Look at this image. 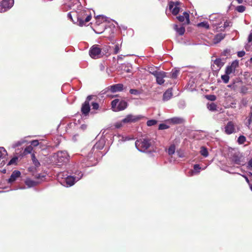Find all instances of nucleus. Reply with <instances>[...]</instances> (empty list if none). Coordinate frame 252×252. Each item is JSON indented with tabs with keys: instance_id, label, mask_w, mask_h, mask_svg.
Listing matches in <instances>:
<instances>
[{
	"instance_id": "nucleus-1",
	"label": "nucleus",
	"mask_w": 252,
	"mask_h": 252,
	"mask_svg": "<svg viewBox=\"0 0 252 252\" xmlns=\"http://www.w3.org/2000/svg\"><path fill=\"white\" fill-rule=\"evenodd\" d=\"M69 158V156L68 153L64 152V163L65 162V159L68 161ZM64 166H65L66 172L70 174L69 175H67L65 178V186L67 187H71L82 178L83 174L81 172L79 171H74L75 165L73 162L66 164L64 163Z\"/></svg>"
},
{
	"instance_id": "nucleus-2",
	"label": "nucleus",
	"mask_w": 252,
	"mask_h": 252,
	"mask_svg": "<svg viewBox=\"0 0 252 252\" xmlns=\"http://www.w3.org/2000/svg\"><path fill=\"white\" fill-rule=\"evenodd\" d=\"M72 13L74 16H76L75 24L80 26L86 25L91 20L92 17L91 15H88V9H84L82 6H80L76 12H72Z\"/></svg>"
},
{
	"instance_id": "nucleus-3",
	"label": "nucleus",
	"mask_w": 252,
	"mask_h": 252,
	"mask_svg": "<svg viewBox=\"0 0 252 252\" xmlns=\"http://www.w3.org/2000/svg\"><path fill=\"white\" fill-rule=\"evenodd\" d=\"M135 146L140 152H146L151 151V143L148 139L143 138L135 142Z\"/></svg>"
},
{
	"instance_id": "nucleus-4",
	"label": "nucleus",
	"mask_w": 252,
	"mask_h": 252,
	"mask_svg": "<svg viewBox=\"0 0 252 252\" xmlns=\"http://www.w3.org/2000/svg\"><path fill=\"white\" fill-rule=\"evenodd\" d=\"M127 106V102L122 98H116L111 102L112 109L115 112L124 110Z\"/></svg>"
},
{
	"instance_id": "nucleus-5",
	"label": "nucleus",
	"mask_w": 252,
	"mask_h": 252,
	"mask_svg": "<svg viewBox=\"0 0 252 252\" xmlns=\"http://www.w3.org/2000/svg\"><path fill=\"white\" fill-rule=\"evenodd\" d=\"M94 97V95H91L88 96L85 102L82 104L81 111L84 116H87L88 115L91 110L90 101Z\"/></svg>"
},
{
	"instance_id": "nucleus-6",
	"label": "nucleus",
	"mask_w": 252,
	"mask_h": 252,
	"mask_svg": "<svg viewBox=\"0 0 252 252\" xmlns=\"http://www.w3.org/2000/svg\"><path fill=\"white\" fill-rule=\"evenodd\" d=\"M89 54L90 56L94 59H98L102 56L101 49L97 45H94L91 47Z\"/></svg>"
},
{
	"instance_id": "nucleus-7",
	"label": "nucleus",
	"mask_w": 252,
	"mask_h": 252,
	"mask_svg": "<svg viewBox=\"0 0 252 252\" xmlns=\"http://www.w3.org/2000/svg\"><path fill=\"white\" fill-rule=\"evenodd\" d=\"M231 161L235 164L244 165L245 163V158L240 153L234 154L231 157Z\"/></svg>"
},
{
	"instance_id": "nucleus-8",
	"label": "nucleus",
	"mask_w": 252,
	"mask_h": 252,
	"mask_svg": "<svg viewBox=\"0 0 252 252\" xmlns=\"http://www.w3.org/2000/svg\"><path fill=\"white\" fill-rule=\"evenodd\" d=\"M14 0H3L0 2V12H4L12 7Z\"/></svg>"
},
{
	"instance_id": "nucleus-9",
	"label": "nucleus",
	"mask_w": 252,
	"mask_h": 252,
	"mask_svg": "<svg viewBox=\"0 0 252 252\" xmlns=\"http://www.w3.org/2000/svg\"><path fill=\"white\" fill-rule=\"evenodd\" d=\"M143 118L144 117L142 115H133L132 114H129L123 119V122L126 124L135 123Z\"/></svg>"
},
{
	"instance_id": "nucleus-10",
	"label": "nucleus",
	"mask_w": 252,
	"mask_h": 252,
	"mask_svg": "<svg viewBox=\"0 0 252 252\" xmlns=\"http://www.w3.org/2000/svg\"><path fill=\"white\" fill-rule=\"evenodd\" d=\"M156 78L157 83L159 85H162L165 82L164 78L166 77V73L163 71L150 72Z\"/></svg>"
},
{
	"instance_id": "nucleus-11",
	"label": "nucleus",
	"mask_w": 252,
	"mask_h": 252,
	"mask_svg": "<svg viewBox=\"0 0 252 252\" xmlns=\"http://www.w3.org/2000/svg\"><path fill=\"white\" fill-rule=\"evenodd\" d=\"M180 2L179 1H170L169 3V8L172 12V13L176 15L178 14L180 11Z\"/></svg>"
},
{
	"instance_id": "nucleus-12",
	"label": "nucleus",
	"mask_w": 252,
	"mask_h": 252,
	"mask_svg": "<svg viewBox=\"0 0 252 252\" xmlns=\"http://www.w3.org/2000/svg\"><path fill=\"white\" fill-rule=\"evenodd\" d=\"M239 66V61L238 60H235L232 62L230 65H228L226 67L225 69V73L229 74L230 75L231 74H234L236 71V68Z\"/></svg>"
},
{
	"instance_id": "nucleus-13",
	"label": "nucleus",
	"mask_w": 252,
	"mask_h": 252,
	"mask_svg": "<svg viewBox=\"0 0 252 252\" xmlns=\"http://www.w3.org/2000/svg\"><path fill=\"white\" fill-rule=\"evenodd\" d=\"M224 64V62L220 58H217L214 61L212 64V68L215 71H219Z\"/></svg>"
},
{
	"instance_id": "nucleus-14",
	"label": "nucleus",
	"mask_w": 252,
	"mask_h": 252,
	"mask_svg": "<svg viewBox=\"0 0 252 252\" xmlns=\"http://www.w3.org/2000/svg\"><path fill=\"white\" fill-rule=\"evenodd\" d=\"M54 162L59 166L62 165L63 163V153L60 151L56 153L53 156Z\"/></svg>"
},
{
	"instance_id": "nucleus-15",
	"label": "nucleus",
	"mask_w": 252,
	"mask_h": 252,
	"mask_svg": "<svg viewBox=\"0 0 252 252\" xmlns=\"http://www.w3.org/2000/svg\"><path fill=\"white\" fill-rule=\"evenodd\" d=\"M224 131L227 134H230L235 132V127L234 124L232 122L227 123L224 127Z\"/></svg>"
},
{
	"instance_id": "nucleus-16",
	"label": "nucleus",
	"mask_w": 252,
	"mask_h": 252,
	"mask_svg": "<svg viewBox=\"0 0 252 252\" xmlns=\"http://www.w3.org/2000/svg\"><path fill=\"white\" fill-rule=\"evenodd\" d=\"M20 175L21 172L19 171H14L8 180V183L10 184L13 183L18 178L20 177Z\"/></svg>"
},
{
	"instance_id": "nucleus-17",
	"label": "nucleus",
	"mask_w": 252,
	"mask_h": 252,
	"mask_svg": "<svg viewBox=\"0 0 252 252\" xmlns=\"http://www.w3.org/2000/svg\"><path fill=\"white\" fill-rule=\"evenodd\" d=\"M123 89V85L122 84H117L116 85H114L111 86L109 88V90L112 93H116L118 92H120L122 91Z\"/></svg>"
},
{
	"instance_id": "nucleus-18",
	"label": "nucleus",
	"mask_w": 252,
	"mask_h": 252,
	"mask_svg": "<svg viewBox=\"0 0 252 252\" xmlns=\"http://www.w3.org/2000/svg\"><path fill=\"white\" fill-rule=\"evenodd\" d=\"M177 19L180 22H185L186 24L189 23V14L186 12L183 13V15L177 17Z\"/></svg>"
},
{
	"instance_id": "nucleus-19",
	"label": "nucleus",
	"mask_w": 252,
	"mask_h": 252,
	"mask_svg": "<svg viewBox=\"0 0 252 252\" xmlns=\"http://www.w3.org/2000/svg\"><path fill=\"white\" fill-rule=\"evenodd\" d=\"M172 96V93L171 89H168L163 95V100L164 101H167L171 98Z\"/></svg>"
},
{
	"instance_id": "nucleus-20",
	"label": "nucleus",
	"mask_w": 252,
	"mask_h": 252,
	"mask_svg": "<svg viewBox=\"0 0 252 252\" xmlns=\"http://www.w3.org/2000/svg\"><path fill=\"white\" fill-rule=\"evenodd\" d=\"M105 144L104 140L103 139L99 140L94 146L93 149L100 150L102 149Z\"/></svg>"
},
{
	"instance_id": "nucleus-21",
	"label": "nucleus",
	"mask_w": 252,
	"mask_h": 252,
	"mask_svg": "<svg viewBox=\"0 0 252 252\" xmlns=\"http://www.w3.org/2000/svg\"><path fill=\"white\" fill-rule=\"evenodd\" d=\"M224 38V35L222 33L218 34L216 35L214 39V43H218L220 42L222 39Z\"/></svg>"
},
{
	"instance_id": "nucleus-22",
	"label": "nucleus",
	"mask_w": 252,
	"mask_h": 252,
	"mask_svg": "<svg viewBox=\"0 0 252 252\" xmlns=\"http://www.w3.org/2000/svg\"><path fill=\"white\" fill-rule=\"evenodd\" d=\"M174 29L181 35L184 34L185 32V29L184 27L178 28L177 25H175Z\"/></svg>"
},
{
	"instance_id": "nucleus-23",
	"label": "nucleus",
	"mask_w": 252,
	"mask_h": 252,
	"mask_svg": "<svg viewBox=\"0 0 252 252\" xmlns=\"http://www.w3.org/2000/svg\"><path fill=\"white\" fill-rule=\"evenodd\" d=\"M7 153L6 150L2 147H0V159L7 158Z\"/></svg>"
},
{
	"instance_id": "nucleus-24",
	"label": "nucleus",
	"mask_w": 252,
	"mask_h": 252,
	"mask_svg": "<svg viewBox=\"0 0 252 252\" xmlns=\"http://www.w3.org/2000/svg\"><path fill=\"white\" fill-rule=\"evenodd\" d=\"M26 185L29 187L31 188L34 187L37 185V182L32 180L30 179H27L25 182Z\"/></svg>"
},
{
	"instance_id": "nucleus-25",
	"label": "nucleus",
	"mask_w": 252,
	"mask_h": 252,
	"mask_svg": "<svg viewBox=\"0 0 252 252\" xmlns=\"http://www.w3.org/2000/svg\"><path fill=\"white\" fill-rule=\"evenodd\" d=\"M200 153L202 156L204 157H207L208 156V152L206 148L205 147H201L200 148Z\"/></svg>"
},
{
	"instance_id": "nucleus-26",
	"label": "nucleus",
	"mask_w": 252,
	"mask_h": 252,
	"mask_svg": "<svg viewBox=\"0 0 252 252\" xmlns=\"http://www.w3.org/2000/svg\"><path fill=\"white\" fill-rule=\"evenodd\" d=\"M198 27H202L205 29H208L209 28V25L207 22H202L197 24Z\"/></svg>"
},
{
	"instance_id": "nucleus-27",
	"label": "nucleus",
	"mask_w": 252,
	"mask_h": 252,
	"mask_svg": "<svg viewBox=\"0 0 252 252\" xmlns=\"http://www.w3.org/2000/svg\"><path fill=\"white\" fill-rule=\"evenodd\" d=\"M207 108L209 110L214 111L217 110V105L214 103L212 102L207 104Z\"/></svg>"
},
{
	"instance_id": "nucleus-28",
	"label": "nucleus",
	"mask_w": 252,
	"mask_h": 252,
	"mask_svg": "<svg viewBox=\"0 0 252 252\" xmlns=\"http://www.w3.org/2000/svg\"><path fill=\"white\" fill-rule=\"evenodd\" d=\"M96 19L97 20L96 21V24L97 25H99L101 22L106 20V17L103 16L98 15L97 16Z\"/></svg>"
},
{
	"instance_id": "nucleus-29",
	"label": "nucleus",
	"mask_w": 252,
	"mask_h": 252,
	"mask_svg": "<svg viewBox=\"0 0 252 252\" xmlns=\"http://www.w3.org/2000/svg\"><path fill=\"white\" fill-rule=\"evenodd\" d=\"M171 121L174 124H181L183 122V119L180 118L175 117L172 118Z\"/></svg>"
},
{
	"instance_id": "nucleus-30",
	"label": "nucleus",
	"mask_w": 252,
	"mask_h": 252,
	"mask_svg": "<svg viewBox=\"0 0 252 252\" xmlns=\"http://www.w3.org/2000/svg\"><path fill=\"white\" fill-rule=\"evenodd\" d=\"M229 75H230V74L225 73V74L221 75V78L224 83H227L229 82Z\"/></svg>"
},
{
	"instance_id": "nucleus-31",
	"label": "nucleus",
	"mask_w": 252,
	"mask_h": 252,
	"mask_svg": "<svg viewBox=\"0 0 252 252\" xmlns=\"http://www.w3.org/2000/svg\"><path fill=\"white\" fill-rule=\"evenodd\" d=\"M175 151V146L174 145H171L168 149V153L170 155L174 154Z\"/></svg>"
},
{
	"instance_id": "nucleus-32",
	"label": "nucleus",
	"mask_w": 252,
	"mask_h": 252,
	"mask_svg": "<svg viewBox=\"0 0 252 252\" xmlns=\"http://www.w3.org/2000/svg\"><path fill=\"white\" fill-rule=\"evenodd\" d=\"M124 124H126V123H124L123 122V120L121 121L117 122L114 124V126L117 128H119L122 127Z\"/></svg>"
},
{
	"instance_id": "nucleus-33",
	"label": "nucleus",
	"mask_w": 252,
	"mask_h": 252,
	"mask_svg": "<svg viewBox=\"0 0 252 252\" xmlns=\"http://www.w3.org/2000/svg\"><path fill=\"white\" fill-rule=\"evenodd\" d=\"M246 138L244 136L241 135L238 138V142L240 144H244V142L246 141Z\"/></svg>"
},
{
	"instance_id": "nucleus-34",
	"label": "nucleus",
	"mask_w": 252,
	"mask_h": 252,
	"mask_svg": "<svg viewBox=\"0 0 252 252\" xmlns=\"http://www.w3.org/2000/svg\"><path fill=\"white\" fill-rule=\"evenodd\" d=\"M157 123V121L155 120H150L147 122V125L148 126H151L155 125Z\"/></svg>"
},
{
	"instance_id": "nucleus-35",
	"label": "nucleus",
	"mask_w": 252,
	"mask_h": 252,
	"mask_svg": "<svg viewBox=\"0 0 252 252\" xmlns=\"http://www.w3.org/2000/svg\"><path fill=\"white\" fill-rule=\"evenodd\" d=\"M235 9L239 12H243L245 10L246 8L243 5H239L237 6Z\"/></svg>"
},
{
	"instance_id": "nucleus-36",
	"label": "nucleus",
	"mask_w": 252,
	"mask_h": 252,
	"mask_svg": "<svg viewBox=\"0 0 252 252\" xmlns=\"http://www.w3.org/2000/svg\"><path fill=\"white\" fill-rule=\"evenodd\" d=\"M25 142V141L24 140H21L20 141H18L17 142H16L13 145L12 147L14 148L17 147H18V146L21 145L22 144H23V143H24Z\"/></svg>"
},
{
	"instance_id": "nucleus-37",
	"label": "nucleus",
	"mask_w": 252,
	"mask_h": 252,
	"mask_svg": "<svg viewBox=\"0 0 252 252\" xmlns=\"http://www.w3.org/2000/svg\"><path fill=\"white\" fill-rule=\"evenodd\" d=\"M248 91V88L246 86H243L240 89V93L243 94H246Z\"/></svg>"
},
{
	"instance_id": "nucleus-38",
	"label": "nucleus",
	"mask_w": 252,
	"mask_h": 252,
	"mask_svg": "<svg viewBox=\"0 0 252 252\" xmlns=\"http://www.w3.org/2000/svg\"><path fill=\"white\" fill-rule=\"evenodd\" d=\"M246 124L249 128L251 127V125L252 124V117L251 115L248 118Z\"/></svg>"
},
{
	"instance_id": "nucleus-39",
	"label": "nucleus",
	"mask_w": 252,
	"mask_h": 252,
	"mask_svg": "<svg viewBox=\"0 0 252 252\" xmlns=\"http://www.w3.org/2000/svg\"><path fill=\"white\" fill-rule=\"evenodd\" d=\"M179 72V71L178 70H172L171 72V77L174 78H176L178 75Z\"/></svg>"
},
{
	"instance_id": "nucleus-40",
	"label": "nucleus",
	"mask_w": 252,
	"mask_h": 252,
	"mask_svg": "<svg viewBox=\"0 0 252 252\" xmlns=\"http://www.w3.org/2000/svg\"><path fill=\"white\" fill-rule=\"evenodd\" d=\"M121 48V46L119 44H117L115 45L114 53L115 54H117L119 52Z\"/></svg>"
},
{
	"instance_id": "nucleus-41",
	"label": "nucleus",
	"mask_w": 252,
	"mask_h": 252,
	"mask_svg": "<svg viewBox=\"0 0 252 252\" xmlns=\"http://www.w3.org/2000/svg\"><path fill=\"white\" fill-rule=\"evenodd\" d=\"M32 146H29L25 148L24 152L26 154H30L32 152Z\"/></svg>"
},
{
	"instance_id": "nucleus-42",
	"label": "nucleus",
	"mask_w": 252,
	"mask_h": 252,
	"mask_svg": "<svg viewBox=\"0 0 252 252\" xmlns=\"http://www.w3.org/2000/svg\"><path fill=\"white\" fill-rule=\"evenodd\" d=\"M93 107V109L97 110L99 108V104L97 102H92L90 103Z\"/></svg>"
},
{
	"instance_id": "nucleus-43",
	"label": "nucleus",
	"mask_w": 252,
	"mask_h": 252,
	"mask_svg": "<svg viewBox=\"0 0 252 252\" xmlns=\"http://www.w3.org/2000/svg\"><path fill=\"white\" fill-rule=\"evenodd\" d=\"M168 128V126L164 124H160L158 126V129H161V130L165 129Z\"/></svg>"
},
{
	"instance_id": "nucleus-44",
	"label": "nucleus",
	"mask_w": 252,
	"mask_h": 252,
	"mask_svg": "<svg viewBox=\"0 0 252 252\" xmlns=\"http://www.w3.org/2000/svg\"><path fill=\"white\" fill-rule=\"evenodd\" d=\"M129 93L131 94H134V95H138L139 94V92L137 90L135 89H130L129 90Z\"/></svg>"
},
{
	"instance_id": "nucleus-45",
	"label": "nucleus",
	"mask_w": 252,
	"mask_h": 252,
	"mask_svg": "<svg viewBox=\"0 0 252 252\" xmlns=\"http://www.w3.org/2000/svg\"><path fill=\"white\" fill-rule=\"evenodd\" d=\"M193 168H194V172L199 173L200 172V169H201V167H200L199 165L195 164L194 165Z\"/></svg>"
},
{
	"instance_id": "nucleus-46",
	"label": "nucleus",
	"mask_w": 252,
	"mask_h": 252,
	"mask_svg": "<svg viewBox=\"0 0 252 252\" xmlns=\"http://www.w3.org/2000/svg\"><path fill=\"white\" fill-rule=\"evenodd\" d=\"M18 158L17 157H14L12 158L8 162V165L13 164L17 161Z\"/></svg>"
},
{
	"instance_id": "nucleus-47",
	"label": "nucleus",
	"mask_w": 252,
	"mask_h": 252,
	"mask_svg": "<svg viewBox=\"0 0 252 252\" xmlns=\"http://www.w3.org/2000/svg\"><path fill=\"white\" fill-rule=\"evenodd\" d=\"M208 99L214 101L216 99V96L215 95H209L207 96Z\"/></svg>"
},
{
	"instance_id": "nucleus-48",
	"label": "nucleus",
	"mask_w": 252,
	"mask_h": 252,
	"mask_svg": "<svg viewBox=\"0 0 252 252\" xmlns=\"http://www.w3.org/2000/svg\"><path fill=\"white\" fill-rule=\"evenodd\" d=\"M63 176V174L62 173H61L59 174H58V175L57 176L58 181L60 183V184L61 185H63V183L62 182V176Z\"/></svg>"
},
{
	"instance_id": "nucleus-49",
	"label": "nucleus",
	"mask_w": 252,
	"mask_h": 252,
	"mask_svg": "<svg viewBox=\"0 0 252 252\" xmlns=\"http://www.w3.org/2000/svg\"><path fill=\"white\" fill-rule=\"evenodd\" d=\"M32 160L34 164L36 167H38L40 165V163L39 162V161L34 158H33Z\"/></svg>"
},
{
	"instance_id": "nucleus-50",
	"label": "nucleus",
	"mask_w": 252,
	"mask_h": 252,
	"mask_svg": "<svg viewBox=\"0 0 252 252\" xmlns=\"http://www.w3.org/2000/svg\"><path fill=\"white\" fill-rule=\"evenodd\" d=\"M31 144L34 147L37 146L39 144L38 141L37 140H32L31 142Z\"/></svg>"
},
{
	"instance_id": "nucleus-51",
	"label": "nucleus",
	"mask_w": 252,
	"mask_h": 252,
	"mask_svg": "<svg viewBox=\"0 0 252 252\" xmlns=\"http://www.w3.org/2000/svg\"><path fill=\"white\" fill-rule=\"evenodd\" d=\"M132 139V138H129V137H127V136H126V137L122 136L121 139H120V140H121L122 141H127V140H129Z\"/></svg>"
},
{
	"instance_id": "nucleus-52",
	"label": "nucleus",
	"mask_w": 252,
	"mask_h": 252,
	"mask_svg": "<svg viewBox=\"0 0 252 252\" xmlns=\"http://www.w3.org/2000/svg\"><path fill=\"white\" fill-rule=\"evenodd\" d=\"M245 55V52L243 51H239L237 53V56L239 57H243Z\"/></svg>"
},
{
	"instance_id": "nucleus-53",
	"label": "nucleus",
	"mask_w": 252,
	"mask_h": 252,
	"mask_svg": "<svg viewBox=\"0 0 252 252\" xmlns=\"http://www.w3.org/2000/svg\"><path fill=\"white\" fill-rule=\"evenodd\" d=\"M7 158L0 159V167L3 166L5 164Z\"/></svg>"
},
{
	"instance_id": "nucleus-54",
	"label": "nucleus",
	"mask_w": 252,
	"mask_h": 252,
	"mask_svg": "<svg viewBox=\"0 0 252 252\" xmlns=\"http://www.w3.org/2000/svg\"><path fill=\"white\" fill-rule=\"evenodd\" d=\"M247 167L248 169L252 168V159L248 162Z\"/></svg>"
},
{
	"instance_id": "nucleus-55",
	"label": "nucleus",
	"mask_w": 252,
	"mask_h": 252,
	"mask_svg": "<svg viewBox=\"0 0 252 252\" xmlns=\"http://www.w3.org/2000/svg\"><path fill=\"white\" fill-rule=\"evenodd\" d=\"M67 17L70 19L74 23H75V21L72 18V14L71 13H68L67 14Z\"/></svg>"
},
{
	"instance_id": "nucleus-56",
	"label": "nucleus",
	"mask_w": 252,
	"mask_h": 252,
	"mask_svg": "<svg viewBox=\"0 0 252 252\" xmlns=\"http://www.w3.org/2000/svg\"><path fill=\"white\" fill-rule=\"evenodd\" d=\"M228 87L233 89L234 90H236V86L235 85V83H233V84H230L228 85Z\"/></svg>"
},
{
	"instance_id": "nucleus-57",
	"label": "nucleus",
	"mask_w": 252,
	"mask_h": 252,
	"mask_svg": "<svg viewBox=\"0 0 252 252\" xmlns=\"http://www.w3.org/2000/svg\"><path fill=\"white\" fill-rule=\"evenodd\" d=\"M99 67L100 70L101 71L103 70L105 68V66L103 65V64H102V63H100L99 65Z\"/></svg>"
},
{
	"instance_id": "nucleus-58",
	"label": "nucleus",
	"mask_w": 252,
	"mask_h": 252,
	"mask_svg": "<svg viewBox=\"0 0 252 252\" xmlns=\"http://www.w3.org/2000/svg\"><path fill=\"white\" fill-rule=\"evenodd\" d=\"M248 41L250 42L252 41V33H251L248 36Z\"/></svg>"
},
{
	"instance_id": "nucleus-59",
	"label": "nucleus",
	"mask_w": 252,
	"mask_h": 252,
	"mask_svg": "<svg viewBox=\"0 0 252 252\" xmlns=\"http://www.w3.org/2000/svg\"><path fill=\"white\" fill-rule=\"evenodd\" d=\"M229 52V50H225L223 51V55L224 56H227V54Z\"/></svg>"
},
{
	"instance_id": "nucleus-60",
	"label": "nucleus",
	"mask_w": 252,
	"mask_h": 252,
	"mask_svg": "<svg viewBox=\"0 0 252 252\" xmlns=\"http://www.w3.org/2000/svg\"><path fill=\"white\" fill-rule=\"evenodd\" d=\"M130 66H127V68L126 69L125 68L124 69V70H125L127 72H130L131 71L130 68H129Z\"/></svg>"
},
{
	"instance_id": "nucleus-61",
	"label": "nucleus",
	"mask_w": 252,
	"mask_h": 252,
	"mask_svg": "<svg viewBox=\"0 0 252 252\" xmlns=\"http://www.w3.org/2000/svg\"><path fill=\"white\" fill-rule=\"evenodd\" d=\"M87 127V126L86 125H82L81 126V128L82 129H86Z\"/></svg>"
},
{
	"instance_id": "nucleus-62",
	"label": "nucleus",
	"mask_w": 252,
	"mask_h": 252,
	"mask_svg": "<svg viewBox=\"0 0 252 252\" xmlns=\"http://www.w3.org/2000/svg\"><path fill=\"white\" fill-rule=\"evenodd\" d=\"M229 25H228V23H225L224 24V28H226L227 27H229Z\"/></svg>"
},
{
	"instance_id": "nucleus-63",
	"label": "nucleus",
	"mask_w": 252,
	"mask_h": 252,
	"mask_svg": "<svg viewBox=\"0 0 252 252\" xmlns=\"http://www.w3.org/2000/svg\"><path fill=\"white\" fill-rule=\"evenodd\" d=\"M238 3H242L243 2V0H236Z\"/></svg>"
},
{
	"instance_id": "nucleus-64",
	"label": "nucleus",
	"mask_w": 252,
	"mask_h": 252,
	"mask_svg": "<svg viewBox=\"0 0 252 252\" xmlns=\"http://www.w3.org/2000/svg\"><path fill=\"white\" fill-rule=\"evenodd\" d=\"M245 180H246V182H247L248 184H250V181H249V179L248 178V177H246Z\"/></svg>"
}]
</instances>
